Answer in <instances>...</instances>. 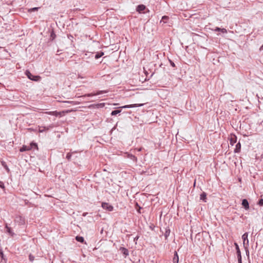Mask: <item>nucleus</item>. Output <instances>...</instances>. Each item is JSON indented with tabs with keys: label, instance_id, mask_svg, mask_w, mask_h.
Returning <instances> with one entry per match:
<instances>
[{
	"label": "nucleus",
	"instance_id": "f257e3e1",
	"mask_svg": "<svg viewBox=\"0 0 263 263\" xmlns=\"http://www.w3.org/2000/svg\"><path fill=\"white\" fill-rule=\"evenodd\" d=\"M25 74L29 79L34 81H39L41 79V77L39 76H34L32 74L29 70H26Z\"/></svg>",
	"mask_w": 263,
	"mask_h": 263
},
{
	"label": "nucleus",
	"instance_id": "f03ea898",
	"mask_svg": "<svg viewBox=\"0 0 263 263\" xmlns=\"http://www.w3.org/2000/svg\"><path fill=\"white\" fill-rule=\"evenodd\" d=\"M14 222L18 225H24L25 223V218L21 216H16L15 217Z\"/></svg>",
	"mask_w": 263,
	"mask_h": 263
},
{
	"label": "nucleus",
	"instance_id": "7ed1b4c3",
	"mask_svg": "<svg viewBox=\"0 0 263 263\" xmlns=\"http://www.w3.org/2000/svg\"><path fill=\"white\" fill-rule=\"evenodd\" d=\"M234 245L236 248V254L237 256V259H238V263H242V260H241V252L240 249L239 248V246L237 243H235Z\"/></svg>",
	"mask_w": 263,
	"mask_h": 263
},
{
	"label": "nucleus",
	"instance_id": "20e7f679",
	"mask_svg": "<svg viewBox=\"0 0 263 263\" xmlns=\"http://www.w3.org/2000/svg\"><path fill=\"white\" fill-rule=\"evenodd\" d=\"M107 91L106 90H99L96 93H90L85 94V95L83 96V97H92L96 95H100L101 94H103L104 93H106Z\"/></svg>",
	"mask_w": 263,
	"mask_h": 263
},
{
	"label": "nucleus",
	"instance_id": "39448f33",
	"mask_svg": "<svg viewBox=\"0 0 263 263\" xmlns=\"http://www.w3.org/2000/svg\"><path fill=\"white\" fill-rule=\"evenodd\" d=\"M102 207L104 209L107 210L109 211H112L114 209V207L108 203L103 202L102 203Z\"/></svg>",
	"mask_w": 263,
	"mask_h": 263
},
{
	"label": "nucleus",
	"instance_id": "423d86ee",
	"mask_svg": "<svg viewBox=\"0 0 263 263\" xmlns=\"http://www.w3.org/2000/svg\"><path fill=\"white\" fill-rule=\"evenodd\" d=\"M248 233H244L242 236V239L243 240V243L244 247L249 246V240L248 239Z\"/></svg>",
	"mask_w": 263,
	"mask_h": 263
},
{
	"label": "nucleus",
	"instance_id": "0eeeda50",
	"mask_svg": "<svg viewBox=\"0 0 263 263\" xmlns=\"http://www.w3.org/2000/svg\"><path fill=\"white\" fill-rule=\"evenodd\" d=\"M144 104H134L131 105H126L123 106L119 107V108H133L136 107H140L142 106Z\"/></svg>",
	"mask_w": 263,
	"mask_h": 263
},
{
	"label": "nucleus",
	"instance_id": "6e6552de",
	"mask_svg": "<svg viewBox=\"0 0 263 263\" xmlns=\"http://www.w3.org/2000/svg\"><path fill=\"white\" fill-rule=\"evenodd\" d=\"M53 127V125L52 124H50L48 126H40L39 127V132L43 133L45 131L48 130L49 129Z\"/></svg>",
	"mask_w": 263,
	"mask_h": 263
},
{
	"label": "nucleus",
	"instance_id": "1a4fd4ad",
	"mask_svg": "<svg viewBox=\"0 0 263 263\" xmlns=\"http://www.w3.org/2000/svg\"><path fill=\"white\" fill-rule=\"evenodd\" d=\"M119 250L124 255L125 257H126L129 254L128 250L125 248L121 247L120 248Z\"/></svg>",
	"mask_w": 263,
	"mask_h": 263
},
{
	"label": "nucleus",
	"instance_id": "9d476101",
	"mask_svg": "<svg viewBox=\"0 0 263 263\" xmlns=\"http://www.w3.org/2000/svg\"><path fill=\"white\" fill-rule=\"evenodd\" d=\"M242 205L246 210L249 209V202L246 199H243L242 201Z\"/></svg>",
	"mask_w": 263,
	"mask_h": 263
},
{
	"label": "nucleus",
	"instance_id": "9b49d317",
	"mask_svg": "<svg viewBox=\"0 0 263 263\" xmlns=\"http://www.w3.org/2000/svg\"><path fill=\"white\" fill-rule=\"evenodd\" d=\"M146 8V7L144 5H139L137 7L136 10L139 13L142 12L143 10H144Z\"/></svg>",
	"mask_w": 263,
	"mask_h": 263
},
{
	"label": "nucleus",
	"instance_id": "f8f14e48",
	"mask_svg": "<svg viewBox=\"0 0 263 263\" xmlns=\"http://www.w3.org/2000/svg\"><path fill=\"white\" fill-rule=\"evenodd\" d=\"M237 138L235 135L231 136L230 139V144L233 145L236 142Z\"/></svg>",
	"mask_w": 263,
	"mask_h": 263
},
{
	"label": "nucleus",
	"instance_id": "ddd939ff",
	"mask_svg": "<svg viewBox=\"0 0 263 263\" xmlns=\"http://www.w3.org/2000/svg\"><path fill=\"white\" fill-rule=\"evenodd\" d=\"M46 114L54 116H58L59 115H60L61 114L60 112H58L57 111H46L45 112Z\"/></svg>",
	"mask_w": 263,
	"mask_h": 263
},
{
	"label": "nucleus",
	"instance_id": "4468645a",
	"mask_svg": "<svg viewBox=\"0 0 263 263\" xmlns=\"http://www.w3.org/2000/svg\"><path fill=\"white\" fill-rule=\"evenodd\" d=\"M173 263H178L179 256L176 251L175 252L174 256L173 259Z\"/></svg>",
	"mask_w": 263,
	"mask_h": 263
},
{
	"label": "nucleus",
	"instance_id": "2eb2a0df",
	"mask_svg": "<svg viewBox=\"0 0 263 263\" xmlns=\"http://www.w3.org/2000/svg\"><path fill=\"white\" fill-rule=\"evenodd\" d=\"M127 157L128 158H129L130 159L132 160L133 161H134L135 162H137V157L135 155H134L133 154H127Z\"/></svg>",
	"mask_w": 263,
	"mask_h": 263
},
{
	"label": "nucleus",
	"instance_id": "dca6fc26",
	"mask_svg": "<svg viewBox=\"0 0 263 263\" xmlns=\"http://www.w3.org/2000/svg\"><path fill=\"white\" fill-rule=\"evenodd\" d=\"M241 149V144L240 142H238L236 144L235 148L234 149V152L235 153H239Z\"/></svg>",
	"mask_w": 263,
	"mask_h": 263
},
{
	"label": "nucleus",
	"instance_id": "f3484780",
	"mask_svg": "<svg viewBox=\"0 0 263 263\" xmlns=\"http://www.w3.org/2000/svg\"><path fill=\"white\" fill-rule=\"evenodd\" d=\"M6 228L7 229V233L10 235L11 236H13L14 235V233L12 232L11 228L9 227L7 224L6 226Z\"/></svg>",
	"mask_w": 263,
	"mask_h": 263
},
{
	"label": "nucleus",
	"instance_id": "a211bd4d",
	"mask_svg": "<svg viewBox=\"0 0 263 263\" xmlns=\"http://www.w3.org/2000/svg\"><path fill=\"white\" fill-rule=\"evenodd\" d=\"M200 200L206 202V194L205 192H203L201 195L200 197Z\"/></svg>",
	"mask_w": 263,
	"mask_h": 263
},
{
	"label": "nucleus",
	"instance_id": "6ab92c4d",
	"mask_svg": "<svg viewBox=\"0 0 263 263\" xmlns=\"http://www.w3.org/2000/svg\"><path fill=\"white\" fill-rule=\"evenodd\" d=\"M104 55V52H97L95 55V58L96 59H98L100 58H101L102 56H103Z\"/></svg>",
	"mask_w": 263,
	"mask_h": 263
},
{
	"label": "nucleus",
	"instance_id": "aec40b11",
	"mask_svg": "<svg viewBox=\"0 0 263 263\" xmlns=\"http://www.w3.org/2000/svg\"><path fill=\"white\" fill-rule=\"evenodd\" d=\"M169 19V17L168 16L164 15L162 16L161 21L160 22H163L164 23H166L167 21Z\"/></svg>",
	"mask_w": 263,
	"mask_h": 263
},
{
	"label": "nucleus",
	"instance_id": "412c9836",
	"mask_svg": "<svg viewBox=\"0 0 263 263\" xmlns=\"http://www.w3.org/2000/svg\"><path fill=\"white\" fill-rule=\"evenodd\" d=\"M121 110H118V109L113 110V111H111V116H116V115H117V114H118L120 113V112H121Z\"/></svg>",
	"mask_w": 263,
	"mask_h": 263
},
{
	"label": "nucleus",
	"instance_id": "4be33fe9",
	"mask_svg": "<svg viewBox=\"0 0 263 263\" xmlns=\"http://www.w3.org/2000/svg\"><path fill=\"white\" fill-rule=\"evenodd\" d=\"M30 149V148L28 146H25V145H24L21 149H20V151L21 152H25V151H28Z\"/></svg>",
	"mask_w": 263,
	"mask_h": 263
},
{
	"label": "nucleus",
	"instance_id": "5701e85b",
	"mask_svg": "<svg viewBox=\"0 0 263 263\" xmlns=\"http://www.w3.org/2000/svg\"><path fill=\"white\" fill-rule=\"evenodd\" d=\"M76 239L77 241L80 242H83L84 241V238L82 236H77L76 237Z\"/></svg>",
	"mask_w": 263,
	"mask_h": 263
},
{
	"label": "nucleus",
	"instance_id": "b1692460",
	"mask_svg": "<svg viewBox=\"0 0 263 263\" xmlns=\"http://www.w3.org/2000/svg\"><path fill=\"white\" fill-rule=\"evenodd\" d=\"M170 230L169 229H166L165 230V233H164V236L165 237V239H167V237L170 235Z\"/></svg>",
	"mask_w": 263,
	"mask_h": 263
},
{
	"label": "nucleus",
	"instance_id": "393cba45",
	"mask_svg": "<svg viewBox=\"0 0 263 263\" xmlns=\"http://www.w3.org/2000/svg\"><path fill=\"white\" fill-rule=\"evenodd\" d=\"M77 152H73L72 153H68L66 155V158L69 161L71 159L72 154L76 153Z\"/></svg>",
	"mask_w": 263,
	"mask_h": 263
},
{
	"label": "nucleus",
	"instance_id": "a878e982",
	"mask_svg": "<svg viewBox=\"0 0 263 263\" xmlns=\"http://www.w3.org/2000/svg\"><path fill=\"white\" fill-rule=\"evenodd\" d=\"M39 9L38 7H34V8H31L28 11L29 12H32V11H36L37 10V9Z\"/></svg>",
	"mask_w": 263,
	"mask_h": 263
},
{
	"label": "nucleus",
	"instance_id": "bb28decb",
	"mask_svg": "<svg viewBox=\"0 0 263 263\" xmlns=\"http://www.w3.org/2000/svg\"><path fill=\"white\" fill-rule=\"evenodd\" d=\"M63 102L68 104H70L72 105H76V103L73 101H63Z\"/></svg>",
	"mask_w": 263,
	"mask_h": 263
},
{
	"label": "nucleus",
	"instance_id": "cd10ccee",
	"mask_svg": "<svg viewBox=\"0 0 263 263\" xmlns=\"http://www.w3.org/2000/svg\"><path fill=\"white\" fill-rule=\"evenodd\" d=\"M258 204L260 206H263V199H260L259 200Z\"/></svg>",
	"mask_w": 263,
	"mask_h": 263
},
{
	"label": "nucleus",
	"instance_id": "c85d7f7f",
	"mask_svg": "<svg viewBox=\"0 0 263 263\" xmlns=\"http://www.w3.org/2000/svg\"><path fill=\"white\" fill-rule=\"evenodd\" d=\"M29 259L30 261H33L34 260V257L33 255L30 254L29 256Z\"/></svg>",
	"mask_w": 263,
	"mask_h": 263
},
{
	"label": "nucleus",
	"instance_id": "c756f323",
	"mask_svg": "<svg viewBox=\"0 0 263 263\" xmlns=\"http://www.w3.org/2000/svg\"><path fill=\"white\" fill-rule=\"evenodd\" d=\"M0 255H1V258H2V259L5 260V258L4 257V253H3V251L2 250L0 251Z\"/></svg>",
	"mask_w": 263,
	"mask_h": 263
},
{
	"label": "nucleus",
	"instance_id": "7c9ffc66",
	"mask_svg": "<svg viewBox=\"0 0 263 263\" xmlns=\"http://www.w3.org/2000/svg\"><path fill=\"white\" fill-rule=\"evenodd\" d=\"M248 246H246V247H245V250H246V254L247 255H248L249 256V251L248 249Z\"/></svg>",
	"mask_w": 263,
	"mask_h": 263
},
{
	"label": "nucleus",
	"instance_id": "2f4dec72",
	"mask_svg": "<svg viewBox=\"0 0 263 263\" xmlns=\"http://www.w3.org/2000/svg\"><path fill=\"white\" fill-rule=\"evenodd\" d=\"M169 62H170V63L171 64V65L173 67H175V63L171 60H169Z\"/></svg>",
	"mask_w": 263,
	"mask_h": 263
},
{
	"label": "nucleus",
	"instance_id": "473e14b6",
	"mask_svg": "<svg viewBox=\"0 0 263 263\" xmlns=\"http://www.w3.org/2000/svg\"><path fill=\"white\" fill-rule=\"evenodd\" d=\"M0 187L2 189H4L5 187L4 183L1 181H0Z\"/></svg>",
	"mask_w": 263,
	"mask_h": 263
},
{
	"label": "nucleus",
	"instance_id": "72a5a7b5",
	"mask_svg": "<svg viewBox=\"0 0 263 263\" xmlns=\"http://www.w3.org/2000/svg\"><path fill=\"white\" fill-rule=\"evenodd\" d=\"M220 31H221L222 33H227V31L225 28H221V30H220Z\"/></svg>",
	"mask_w": 263,
	"mask_h": 263
},
{
	"label": "nucleus",
	"instance_id": "f704fd0d",
	"mask_svg": "<svg viewBox=\"0 0 263 263\" xmlns=\"http://www.w3.org/2000/svg\"><path fill=\"white\" fill-rule=\"evenodd\" d=\"M139 239V236H137L136 237L134 238V241H135L136 243H137V240Z\"/></svg>",
	"mask_w": 263,
	"mask_h": 263
},
{
	"label": "nucleus",
	"instance_id": "c9c22d12",
	"mask_svg": "<svg viewBox=\"0 0 263 263\" xmlns=\"http://www.w3.org/2000/svg\"><path fill=\"white\" fill-rule=\"evenodd\" d=\"M220 30H221V28L219 27H216V28L215 29V31H220Z\"/></svg>",
	"mask_w": 263,
	"mask_h": 263
},
{
	"label": "nucleus",
	"instance_id": "e433bc0d",
	"mask_svg": "<svg viewBox=\"0 0 263 263\" xmlns=\"http://www.w3.org/2000/svg\"><path fill=\"white\" fill-rule=\"evenodd\" d=\"M142 149V148H136L135 151H137L138 152H140Z\"/></svg>",
	"mask_w": 263,
	"mask_h": 263
},
{
	"label": "nucleus",
	"instance_id": "4c0bfd02",
	"mask_svg": "<svg viewBox=\"0 0 263 263\" xmlns=\"http://www.w3.org/2000/svg\"><path fill=\"white\" fill-rule=\"evenodd\" d=\"M140 210H141V208H140V207H139V209L137 210V212H138L139 213H141Z\"/></svg>",
	"mask_w": 263,
	"mask_h": 263
},
{
	"label": "nucleus",
	"instance_id": "58836bf2",
	"mask_svg": "<svg viewBox=\"0 0 263 263\" xmlns=\"http://www.w3.org/2000/svg\"><path fill=\"white\" fill-rule=\"evenodd\" d=\"M32 145H33L34 147H37V144H36V143H33V144H32Z\"/></svg>",
	"mask_w": 263,
	"mask_h": 263
},
{
	"label": "nucleus",
	"instance_id": "ea45409f",
	"mask_svg": "<svg viewBox=\"0 0 263 263\" xmlns=\"http://www.w3.org/2000/svg\"><path fill=\"white\" fill-rule=\"evenodd\" d=\"M51 37H52L53 38L54 37V36H55V35L53 33H52L51 35Z\"/></svg>",
	"mask_w": 263,
	"mask_h": 263
},
{
	"label": "nucleus",
	"instance_id": "a19ab883",
	"mask_svg": "<svg viewBox=\"0 0 263 263\" xmlns=\"http://www.w3.org/2000/svg\"><path fill=\"white\" fill-rule=\"evenodd\" d=\"M87 214H88L87 213H84L82 215L83 216H86Z\"/></svg>",
	"mask_w": 263,
	"mask_h": 263
},
{
	"label": "nucleus",
	"instance_id": "79ce46f5",
	"mask_svg": "<svg viewBox=\"0 0 263 263\" xmlns=\"http://www.w3.org/2000/svg\"><path fill=\"white\" fill-rule=\"evenodd\" d=\"M103 105H104V104H102V103H100V104H98V105H99V106H103Z\"/></svg>",
	"mask_w": 263,
	"mask_h": 263
},
{
	"label": "nucleus",
	"instance_id": "37998d69",
	"mask_svg": "<svg viewBox=\"0 0 263 263\" xmlns=\"http://www.w3.org/2000/svg\"><path fill=\"white\" fill-rule=\"evenodd\" d=\"M260 49H263V45L261 46Z\"/></svg>",
	"mask_w": 263,
	"mask_h": 263
}]
</instances>
